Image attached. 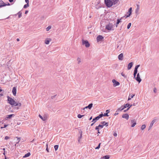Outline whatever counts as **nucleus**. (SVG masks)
Masks as SVG:
<instances>
[{"instance_id": "nucleus-1", "label": "nucleus", "mask_w": 159, "mask_h": 159, "mask_svg": "<svg viewBox=\"0 0 159 159\" xmlns=\"http://www.w3.org/2000/svg\"><path fill=\"white\" fill-rule=\"evenodd\" d=\"M7 101L12 106H18L20 107L21 106V104L20 102H16L12 98L9 96H7Z\"/></svg>"}, {"instance_id": "nucleus-2", "label": "nucleus", "mask_w": 159, "mask_h": 159, "mask_svg": "<svg viewBox=\"0 0 159 159\" xmlns=\"http://www.w3.org/2000/svg\"><path fill=\"white\" fill-rule=\"evenodd\" d=\"M104 2L107 7H110L113 5L111 0H104Z\"/></svg>"}, {"instance_id": "nucleus-3", "label": "nucleus", "mask_w": 159, "mask_h": 159, "mask_svg": "<svg viewBox=\"0 0 159 159\" xmlns=\"http://www.w3.org/2000/svg\"><path fill=\"white\" fill-rule=\"evenodd\" d=\"M113 26L114 25H113L112 23H109L106 26V29L109 30H113L114 29H112Z\"/></svg>"}, {"instance_id": "nucleus-4", "label": "nucleus", "mask_w": 159, "mask_h": 159, "mask_svg": "<svg viewBox=\"0 0 159 159\" xmlns=\"http://www.w3.org/2000/svg\"><path fill=\"white\" fill-rule=\"evenodd\" d=\"M82 43L83 45H85L86 48H88L90 46V44L87 40H83Z\"/></svg>"}, {"instance_id": "nucleus-5", "label": "nucleus", "mask_w": 159, "mask_h": 159, "mask_svg": "<svg viewBox=\"0 0 159 159\" xmlns=\"http://www.w3.org/2000/svg\"><path fill=\"white\" fill-rule=\"evenodd\" d=\"M112 82L113 83V86L115 87L120 85V83L116 81L115 79L112 80Z\"/></svg>"}, {"instance_id": "nucleus-6", "label": "nucleus", "mask_w": 159, "mask_h": 159, "mask_svg": "<svg viewBox=\"0 0 159 159\" xmlns=\"http://www.w3.org/2000/svg\"><path fill=\"white\" fill-rule=\"evenodd\" d=\"M135 79L137 81H138L139 83H140L142 80L140 78L139 74V73L137 74V76L136 77H135Z\"/></svg>"}, {"instance_id": "nucleus-7", "label": "nucleus", "mask_w": 159, "mask_h": 159, "mask_svg": "<svg viewBox=\"0 0 159 159\" xmlns=\"http://www.w3.org/2000/svg\"><path fill=\"white\" fill-rule=\"evenodd\" d=\"M132 105H131L130 104L127 103L126 104H125L123 106V108H121L120 111L123 110L125 108H126L127 107H129V108H130V107H132Z\"/></svg>"}, {"instance_id": "nucleus-8", "label": "nucleus", "mask_w": 159, "mask_h": 159, "mask_svg": "<svg viewBox=\"0 0 159 159\" xmlns=\"http://www.w3.org/2000/svg\"><path fill=\"white\" fill-rule=\"evenodd\" d=\"M100 118H101V116H100L99 114L98 116L94 118L93 119L92 122H94V123H95L97 120H98Z\"/></svg>"}, {"instance_id": "nucleus-9", "label": "nucleus", "mask_w": 159, "mask_h": 159, "mask_svg": "<svg viewBox=\"0 0 159 159\" xmlns=\"http://www.w3.org/2000/svg\"><path fill=\"white\" fill-rule=\"evenodd\" d=\"M104 38V37L101 35H98L96 38L97 41L98 42L102 40Z\"/></svg>"}, {"instance_id": "nucleus-10", "label": "nucleus", "mask_w": 159, "mask_h": 159, "mask_svg": "<svg viewBox=\"0 0 159 159\" xmlns=\"http://www.w3.org/2000/svg\"><path fill=\"white\" fill-rule=\"evenodd\" d=\"M12 92L13 95L16 96V87H14L13 88Z\"/></svg>"}, {"instance_id": "nucleus-11", "label": "nucleus", "mask_w": 159, "mask_h": 159, "mask_svg": "<svg viewBox=\"0 0 159 159\" xmlns=\"http://www.w3.org/2000/svg\"><path fill=\"white\" fill-rule=\"evenodd\" d=\"M15 115L13 114H10L7 115L5 118V120H7L8 119H11L12 117H14Z\"/></svg>"}, {"instance_id": "nucleus-12", "label": "nucleus", "mask_w": 159, "mask_h": 159, "mask_svg": "<svg viewBox=\"0 0 159 159\" xmlns=\"http://www.w3.org/2000/svg\"><path fill=\"white\" fill-rule=\"evenodd\" d=\"M132 7H130V8L129 9V10H128V13H129L128 15L125 16H126V17L125 18H127V17H129V16L131 14V13H132Z\"/></svg>"}, {"instance_id": "nucleus-13", "label": "nucleus", "mask_w": 159, "mask_h": 159, "mask_svg": "<svg viewBox=\"0 0 159 159\" xmlns=\"http://www.w3.org/2000/svg\"><path fill=\"white\" fill-rule=\"evenodd\" d=\"M6 6V4L2 0L0 1V8Z\"/></svg>"}, {"instance_id": "nucleus-14", "label": "nucleus", "mask_w": 159, "mask_h": 159, "mask_svg": "<svg viewBox=\"0 0 159 159\" xmlns=\"http://www.w3.org/2000/svg\"><path fill=\"white\" fill-rule=\"evenodd\" d=\"M131 122L132 124V125L131 126L132 127H134L136 124V121L135 120H131Z\"/></svg>"}, {"instance_id": "nucleus-15", "label": "nucleus", "mask_w": 159, "mask_h": 159, "mask_svg": "<svg viewBox=\"0 0 159 159\" xmlns=\"http://www.w3.org/2000/svg\"><path fill=\"white\" fill-rule=\"evenodd\" d=\"M122 117L124 118H125L126 120H128L129 118V115L127 113L123 114L122 116Z\"/></svg>"}, {"instance_id": "nucleus-16", "label": "nucleus", "mask_w": 159, "mask_h": 159, "mask_svg": "<svg viewBox=\"0 0 159 159\" xmlns=\"http://www.w3.org/2000/svg\"><path fill=\"white\" fill-rule=\"evenodd\" d=\"M133 65V62H131L129 63L128 64V68H127L128 69V70H129L130 69H131V68H132V67Z\"/></svg>"}, {"instance_id": "nucleus-17", "label": "nucleus", "mask_w": 159, "mask_h": 159, "mask_svg": "<svg viewBox=\"0 0 159 159\" xmlns=\"http://www.w3.org/2000/svg\"><path fill=\"white\" fill-rule=\"evenodd\" d=\"M123 53H121L118 56V58L119 60H122L123 59Z\"/></svg>"}, {"instance_id": "nucleus-18", "label": "nucleus", "mask_w": 159, "mask_h": 159, "mask_svg": "<svg viewBox=\"0 0 159 159\" xmlns=\"http://www.w3.org/2000/svg\"><path fill=\"white\" fill-rule=\"evenodd\" d=\"M51 41V39H47L45 41V43L46 44H48Z\"/></svg>"}, {"instance_id": "nucleus-19", "label": "nucleus", "mask_w": 159, "mask_h": 159, "mask_svg": "<svg viewBox=\"0 0 159 159\" xmlns=\"http://www.w3.org/2000/svg\"><path fill=\"white\" fill-rule=\"evenodd\" d=\"M124 17H121L120 19H117V22L116 24V27H117L118 26V25L119 24L120 22H121L122 21H121V20L122 19V18H123Z\"/></svg>"}, {"instance_id": "nucleus-20", "label": "nucleus", "mask_w": 159, "mask_h": 159, "mask_svg": "<svg viewBox=\"0 0 159 159\" xmlns=\"http://www.w3.org/2000/svg\"><path fill=\"white\" fill-rule=\"evenodd\" d=\"M39 116L43 120L45 121L47 120V118L44 116L43 117L40 114L39 115Z\"/></svg>"}, {"instance_id": "nucleus-21", "label": "nucleus", "mask_w": 159, "mask_h": 159, "mask_svg": "<svg viewBox=\"0 0 159 159\" xmlns=\"http://www.w3.org/2000/svg\"><path fill=\"white\" fill-rule=\"evenodd\" d=\"M100 116H101V117L102 118L103 116H109V115H108L107 113H104V114H103L102 113L100 114Z\"/></svg>"}, {"instance_id": "nucleus-22", "label": "nucleus", "mask_w": 159, "mask_h": 159, "mask_svg": "<svg viewBox=\"0 0 159 159\" xmlns=\"http://www.w3.org/2000/svg\"><path fill=\"white\" fill-rule=\"evenodd\" d=\"M101 124H102L104 126L106 125V126H107L108 125V123L105 122V121H102L101 122Z\"/></svg>"}, {"instance_id": "nucleus-23", "label": "nucleus", "mask_w": 159, "mask_h": 159, "mask_svg": "<svg viewBox=\"0 0 159 159\" xmlns=\"http://www.w3.org/2000/svg\"><path fill=\"white\" fill-rule=\"evenodd\" d=\"M135 96V94H132V95H130V94L129 97H128V101H129V100H130L131 98H133V97Z\"/></svg>"}, {"instance_id": "nucleus-24", "label": "nucleus", "mask_w": 159, "mask_h": 159, "mask_svg": "<svg viewBox=\"0 0 159 159\" xmlns=\"http://www.w3.org/2000/svg\"><path fill=\"white\" fill-rule=\"evenodd\" d=\"M30 155V152H28L26 154H25V155L23 157V158L27 157H29Z\"/></svg>"}, {"instance_id": "nucleus-25", "label": "nucleus", "mask_w": 159, "mask_h": 159, "mask_svg": "<svg viewBox=\"0 0 159 159\" xmlns=\"http://www.w3.org/2000/svg\"><path fill=\"white\" fill-rule=\"evenodd\" d=\"M156 119H154L153 120L152 122H151L150 124V127H152L154 124V123L156 122Z\"/></svg>"}, {"instance_id": "nucleus-26", "label": "nucleus", "mask_w": 159, "mask_h": 159, "mask_svg": "<svg viewBox=\"0 0 159 159\" xmlns=\"http://www.w3.org/2000/svg\"><path fill=\"white\" fill-rule=\"evenodd\" d=\"M140 66V65H136L134 68V70L135 71H138V68Z\"/></svg>"}, {"instance_id": "nucleus-27", "label": "nucleus", "mask_w": 159, "mask_h": 159, "mask_svg": "<svg viewBox=\"0 0 159 159\" xmlns=\"http://www.w3.org/2000/svg\"><path fill=\"white\" fill-rule=\"evenodd\" d=\"M118 0H111L112 2L113 5H115L117 3L118 1Z\"/></svg>"}, {"instance_id": "nucleus-28", "label": "nucleus", "mask_w": 159, "mask_h": 159, "mask_svg": "<svg viewBox=\"0 0 159 159\" xmlns=\"http://www.w3.org/2000/svg\"><path fill=\"white\" fill-rule=\"evenodd\" d=\"M93 104L92 103H90L89 104V105L88 106V108L89 109H91L92 107H93Z\"/></svg>"}, {"instance_id": "nucleus-29", "label": "nucleus", "mask_w": 159, "mask_h": 159, "mask_svg": "<svg viewBox=\"0 0 159 159\" xmlns=\"http://www.w3.org/2000/svg\"><path fill=\"white\" fill-rule=\"evenodd\" d=\"M18 15V17L20 18L22 16V13L21 11H19L17 13Z\"/></svg>"}, {"instance_id": "nucleus-30", "label": "nucleus", "mask_w": 159, "mask_h": 159, "mask_svg": "<svg viewBox=\"0 0 159 159\" xmlns=\"http://www.w3.org/2000/svg\"><path fill=\"white\" fill-rule=\"evenodd\" d=\"M110 158V156L108 155L105 156L103 157V159H109Z\"/></svg>"}, {"instance_id": "nucleus-31", "label": "nucleus", "mask_w": 159, "mask_h": 159, "mask_svg": "<svg viewBox=\"0 0 159 159\" xmlns=\"http://www.w3.org/2000/svg\"><path fill=\"white\" fill-rule=\"evenodd\" d=\"M82 134H80V136L78 138V141L79 143H80V139L82 138Z\"/></svg>"}, {"instance_id": "nucleus-32", "label": "nucleus", "mask_w": 159, "mask_h": 159, "mask_svg": "<svg viewBox=\"0 0 159 159\" xmlns=\"http://www.w3.org/2000/svg\"><path fill=\"white\" fill-rule=\"evenodd\" d=\"M51 25L48 26L47 28H46V30L48 31L51 28Z\"/></svg>"}, {"instance_id": "nucleus-33", "label": "nucleus", "mask_w": 159, "mask_h": 159, "mask_svg": "<svg viewBox=\"0 0 159 159\" xmlns=\"http://www.w3.org/2000/svg\"><path fill=\"white\" fill-rule=\"evenodd\" d=\"M101 143H100L98 146L96 147V148H95V149H99V148H100V145L101 144Z\"/></svg>"}, {"instance_id": "nucleus-34", "label": "nucleus", "mask_w": 159, "mask_h": 159, "mask_svg": "<svg viewBox=\"0 0 159 159\" xmlns=\"http://www.w3.org/2000/svg\"><path fill=\"white\" fill-rule=\"evenodd\" d=\"M54 149H55V150L56 151H57L58 149V145H55L54 146Z\"/></svg>"}, {"instance_id": "nucleus-35", "label": "nucleus", "mask_w": 159, "mask_h": 159, "mask_svg": "<svg viewBox=\"0 0 159 159\" xmlns=\"http://www.w3.org/2000/svg\"><path fill=\"white\" fill-rule=\"evenodd\" d=\"M137 72H138V71H135L134 70L133 75H134V78H135L136 75L137 74Z\"/></svg>"}, {"instance_id": "nucleus-36", "label": "nucleus", "mask_w": 159, "mask_h": 159, "mask_svg": "<svg viewBox=\"0 0 159 159\" xmlns=\"http://www.w3.org/2000/svg\"><path fill=\"white\" fill-rule=\"evenodd\" d=\"M146 125H143L142 126H141V129L142 130H143L145 128H146Z\"/></svg>"}, {"instance_id": "nucleus-37", "label": "nucleus", "mask_w": 159, "mask_h": 159, "mask_svg": "<svg viewBox=\"0 0 159 159\" xmlns=\"http://www.w3.org/2000/svg\"><path fill=\"white\" fill-rule=\"evenodd\" d=\"M84 115H81L80 114H78L77 115V117L79 118H81L83 116H84Z\"/></svg>"}, {"instance_id": "nucleus-38", "label": "nucleus", "mask_w": 159, "mask_h": 159, "mask_svg": "<svg viewBox=\"0 0 159 159\" xmlns=\"http://www.w3.org/2000/svg\"><path fill=\"white\" fill-rule=\"evenodd\" d=\"M29 6V4H26L23 7L24 8H26Z\"/></svg>"}, {"instance_id": "nucleus-39", "label": "nucleus", "mask_w": 159, "mask_h": 159, "mask_svg": "<svg viewBox=\"0 0 159 159\" xmlns=\"http://www.w3.org/2000/svg\"><path fill=\"white\" fill-rule=\"evenodd\" d=\"M77 61H78V64H80L81 62V59L80 58L78 57L77 59Z\"/></svg>"}, {"instance_id": "nucleus-40", "label": "nucleus", "mask_w": 159, "mask_h": 159, "mask_svg": "<svg viewBox=\"0 0 159 159\" xmlns=\"http://www.w3.org/2000/svg\"><path fill=\"white\" fill-rule=\"evenodd\" d=\"M123 106H121L120 108H118L117 110L116 111V112H119L120 111H120L121 109L122 108H123Z\"/></svg>"}, {"instance_id": "nucleus-41", "label": "nucleus", "mask_w": 159, "mask_h": 159, "mask_svg": "<svg viewBox=\"0 0 159 159\" xmlns=\"http://www.w3.org/2000/svg\"><path fill=\"white\" fill-rule=\"evenodd\" d=\"M131 23H129L127 25V29H129L130 27L131 26Z\"/></svg>"}, {"instance_id": "nucleus-42", "label": "nucleus", "mask_w": 159, "mask_h": 159, "mask_svg": "<svg viewBox=\"0 0 159 159\" xmlns=\"http://www.w3.org/2000/svg\"><path fill=\"white\" fill-rule=\"evenodd\" d=\"M8 125H5H5H4V126H3V127H1V129H3L4 128H5L6 127H7Z\"/></svg>"}, {"instance_id": "nucleus-43", "label": "nucleus", "mask_w": 159, "mask_h": 159, "mask_svg": "<svg viewBox=\"0 0 159 159\" xmlns=\"http://www.w3.org/2000/svg\"><path fill=\"white\" fill-rule=\"evenodd\" d=\"M121 74L122 76H123L125 78H126L127 77V76H126L124 74V73L123 72L121 73Z\"/></svg>"}, {"instance_id": "nucleus-44", "label": "nucleus", "mask_w": 159, "mask_h": 159, "mask_svg": "<svg viewBox=\"0 0 159 159\" xmlns=\"http://www.w3.org/2000/svg\"><path fill=\"white\" fill-rule=\"evenodd\" d=\"M98 126L99 127V128H103V127L104 126V125H103L102 124V125L99 124L98 125Z\"/></svg>"}, {"instance_id": "nucleus-45", "label": "nucleus", "mask_w": 159, "mask_h": 159, "mask_svg": "<svg viewBox=\"0 0 159 159\" xmlns=\"http://www.w3.org/2000/svg\"><path fill=\"white\" fill-rule=\"evenodd\" d=\"M137 6H138V7H137V8H136V13H137V12L139 10V5H137Z\"/></svg>"}, {"instance_id": "nucleus-46", "label": "nucleus", "mask_w": 159, "mask_h": 159, "mask_svg": "<svg viewBox=\"0 0 159 159\" xmlns=\"http://www.w3.org/2000/svg\"><path fill=\"white\" fill-rule=\"evenodd\" d=\"M10 139V137L7 136H6L5 137L4 139L5 140H7Z\"/></svg>"}, {"instance_id": "nucleus-47", "label": "nucleus", "mask_w": 159, "mask_h": 159, "mask_svg": "<svg viewBox=\"0 0 159 159\" xmlns=\"http://www.w3.org/2000/svg\"><path fill=\"white\" fill-rule=\"evenodd\" d=\"M95 129L96 130H97V131L99 130V127L98 126H96V127H95Z\"/></svg>"}, {"instance_id": "nucleus-48", "label": "nucleus", "mask_w": 159, "mask_h": 159, "mask_svg": "<svg viewBox=\"0 0 159 159\" xmlns=\"http://www.w3.org/2000/svg\"><path fill=\"white\" fill-rule=\"evenodd\" d=\"M57 96V95H54V96H51V98L52 99H53V98H55Z\"/></svg>"}, {"instance_id": "nucleus-49", "label": "nucleus", "mask_w": 159, "mask_h": 159, "mask_svg": "<svg viewBox=\"0 0 159 159\" xmlns=\"http://www.w3.org/2000/svg\"><path fill=\"white\" fill-rule=\"evenodd\" d=\"M16 138H17V139L18 140V141L16 143V144H17L19 143L20 139V138H18V137H16Z\"/></svg>"}, {"instance_id": "nucleus-50", "label": "nucleus", "mask_w": 159, "mask_h": 159, "mask_svg": "<svg viewBox=\"0 0 159 159\" xmlns=\"http://www.w3.org/2000/svg\"><path fill=\"white\" fill-rule=\"evenodd\" d=\"M47 147H46V150L47 151V152H49V150H48V144H47Z\"/></svg>"}, {"instance_id": "nucleus-51", "label": "nucleus", "mask_w": 159, "mask_h": 159, "mask_svg": "<svg viewBox=\"0 0 159 159\" xmlns=\"http://www.w3.org/2000/svg\"><path fill=\"white\" fill-rule=\"evenodd\" d=\"M113 135L115 137H116L117 136V134L116 132L114 133Z\"/></svg>"}, {"instance_id": "nucleus-52", "label": "nucleus", "mask_w": 159, "mask_h": 159, "mask_svg": "<svg viewBox=\"0 0 159 159\" xmlns=\"http://www.w3.org/2000/svg\"><path fill=\"white\" fill-rule=\"evenodd\" d=\"M157 89L156 88H154L153 89V92L154 93H156L157 92L156 91Z\"/></svg>"}, {"instance_id": "nucleus-53", "label": "nucleus", "mask_w": 159, "mask_h": 159, "mask_svg": "<svg viewBox=\"0 0 159 159\" xmlns=\"http://www.w3.org/2000/svg\"><path fill=\"white\" fill-rule=\"evenodd\" d=\"M129 109V107H128L126 110H125L124 111L125 112L128 111Z\"/></svg>"}, {"instance_id": "nucleus-54", "label": "nucleus", "mask_w": 159, "mask_h": 159, "mask_svg": "<svg viewBox=\"0 0 159 159\" xmlns=\"http://www.w3.org/2000/svg\"><path fill=\"white\" fill-rule=\"evenodd\" d=\"M110 112V110H107L106 111V113L108 114Z\"/></svg>"}, {"instance_id": "nucleus-55", "label": "nucleus", "mask_w": 159, "mask_h": 159, "mask_svg": "<svg viewBox=\"0 0 159 159\" xmlns=\"http://www.w3.org/2000/svg\"><path fill=\"white\" fill-rule=\"evenodd\" d=\"M25 2L26 4H29V0H25Z\"/></svg>"}, {"instance_id": "nucleus-56", "label": "nucleus", "mask_w": 159, "mask_h": 159, "mask_svg": "<svg viewBox=\"0 0 159 159\" xmlns=\"http://www.w3.org/2000/svg\"><path fill=\"white\" fill-rule=\"evenodd\" d=\"M119 114V112H116V113L114 114L115 116H116V115H117Z\"/></svg>"}, {"instance_id": "nucleus-57", "label": "nucleus", "mask_w": 159, "mask_h": 159, "mask_svg": "<svg viewBox=\"0 0 159 159\" xmlns=\"http://www.w3.org/2000/svg\"><path fill=\"white\" fill-rule=\"evenodd\" d=\"M28 12H29V11L28 10L25 11V14H27L28 13Z\"/></svg>"}, {"instance_id": "nucleus-58", "label": "nucleus", "mask_w": 159, "mask_h": 159, "mask_svg": "<svg viewBox=\"0 0 159 159\" xmlns=\"http://www.w3.org/2000/svg\"><path fill=\"white\" fill-rule=\"evenodd\" d=\"M7 3L6 4V6H10V4L8 2H7Z\"/></svg>"}, {"instance_id": "nucleus-59", "label": "nucleus", "mask_w": 159, "mask_h": 159, "mask_svg": "<svg viewBox=\"0 0 159 159\" xmlns=\"http://www.w3.org/2000/svg\"><path fill=\"white\" fill-rule=\"evenodd\" d=\"M13 0H9V1L10 2H13Z\"/></svg>"}, {"instance_id": "nucleus-60", "label": "nucleus", "mask_w": 159, "mask_h": 159, "mask_svg": "<svg viewBox=\"0 0 159 159\" xmlns=\"http://www.w3.org/2000/svg\"><path fill=\"white\" fill-rule=\"evenodd\" d=\"M93 123H92L91 125V126H92L95 123H94V122H93Z\"/></svg>"}, {"instance_id": "nucleus-61", "label": "nucleus", "mask_w": 159, "mask_h": 159, "mask_svg": "<svg viewBox=\"0 0 159 159\" xmlns=\"http://www.w3.org/2000/svg\"><path fill=\"white\" fill-rule=\"evenodd\" d=\"M3 95V94L2 93L0 94V97H1Z\"/></svg>"}, {"instance_id": "nucleus-62", "label": "nucleus", "mask_w": 159, "mask_h": 159, "mask_svg": "<svg viewBox=\"0 0 159 159\" xmlns=\"http://www.w3.org/2000/svg\"><path fill=\"white\" fill-rule=\"evenodd\" d=\"M92 119V116H91L89 119V120H91Z\"/></svg>"}, {"instance_id": "nucleus-63", "label": "nucleus", "mask_w": 159, "mask_h": 159, "mask_svg": "<svg viewBox=\"0 0 159 159\" xmlns=\"http://www.w3.org/2000/svg\"><path fill=\"white\" fill-rule=\"evenodd\" d=\"M131 105H132V106H136V104H135V103H134L133 104H132Z\"/></svg>"}, {"instance_id": "nucleus-64", "label": "nucleus", "mask_w": 159, "mask_h": 159, "mask_svg": "<svg viewBox=\"0 0 159 159\" xmlns=\"http://www.w3.org/2000/svg\"><path fill=\"white\" fill-rule=\"evenodd\" d=\"M88 108V106H87L86 107H84V110L85 109H87Z\"/></svg>"}]
</instances>
